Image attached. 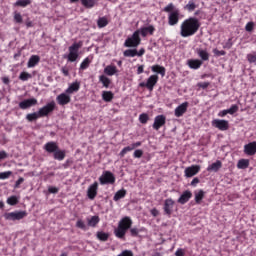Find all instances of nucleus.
I'll return each instance as SVG.
<instances>
[{"label":"nucleus","mask_w":256,"mask_h":256,"mask_svg":"<svg viewBox=\"0 0 256 256\" xmlns=\"http://www.w3.org/2000/svg\"><path fill=\"white\" fill-rule=\"evenodd\" d=\"M56 101L58 105H68V103H71V95L65 91V93H61L56 97Z\"/></svg>","instance_id":"obj_9"},{"label":"nucleus","mask_w":256,"mask_h":256,"mask_svg":"<svg viewBox=\"0 0 256 256\" xmlns=\"http://www.w3.org/2000/svg\"><path fill=\"white\" fill-rule=\"evenodd\" d=\"M143 71H144V66L143 65L138 66L137 74L141 75V73H143Z\"/></svg>","instance_id":"obj_64"},{"label":"nucleus","mask_w":256,"mask_h":256,"mask_svg":"<svg viewBox=\"0 0 256 256\" xmlns=\"http://www.w3.org/2000/svg\"><path fill=\"white\" fill-rule=\"evenodd\" d=\"M213 53H214V55H216V57H221V56H223V55H226L225 51H223V50H218L217 48H215V49L213 50Z\"/></svg>","instance_id":"obj_55"},{"label":"nucleus","mask_w":256,"mask_h":256,"mask_svg":"<svg viewBox=\"0 0 256 256\" xmlns=\"http://www.w3.org/2000/svg\"><path fill=\"white\" fill-rule=\"evenodd\" d=\"M199 27L201 24L197 18H188L180 26V35L181 37H192L199 31Z\"/></svg>","instance_id":"obj_1"},{"label":"nucleus","mask_w":256,"mask_h":256,"mask_svg":"<svg viewBox=\"0 0 256 256\" xmlns=\"http://www.w3.org/2000/svg\"><path fill=\"white\" fill-rule=\"evenodd\" d=\"M196 203H201L203 197H205V192L203 190H198L194 193Z\"/></svg>","instance_id":"obj_35"},{"label":"nucleus","mask_w":256,"mask_h":256,"mask_svg":"<svg viewBox=\"0 0 256 256\" xmlns=\"http://www.w3.org/2000/svg\"><path fill=\"white\" fill-rule=\"evenodd\" d=\"M157 81H159V76L157 75H151L146 82V87L149 89V91H153V87L157 85Z\"/></svg>","instance_id":"obj_17"},{"label":"nucleus","mask_w":256,"mask_h":256,"mask_svg":"<svg viewBox=\"0 0 256 256\" xmlns=\"http://www.w3.org/2000/svg\"><path fill=\"white\" fill-rule=\"evenodd\" d=\"M187 65L190 69H199L203 65V62L201 60H188Z\"/></svg>","instance_id":"obj_25"},{"label":"nucleus","mask_w":256,"mask_h":256,"mask_svg":"<svg viewBox=\"0 0 256 256\" xmlns=\"http://www.w3.org/2000/svg\"><path fill=\"white\" fill-rule=\"evenodd\" d=\"M175 256H185V250L182 248H178L175 252Z\"/></svg>","instance_id":"obj_56"},{"label":"nucleus","mask_w":256,"mask_h":256,"mask_svg":"<svg viewBox=\"0 0 256 256\" xmlns=\"http://www.w3.org/2000/svg\"><path fill=\"white\" fill-rule=\"evenodd\" d=\"M191 197H193V194L191 193V191L186 190L185 192L182 193V195L178 199V203H180L181 205H185V203H187V201H189Z\"/></svg>","instance_id":"obj_21"},{"label":"nucleus","mask_w":256,"mask_h":256,"mask_svg":"<svg viewBox=\"0 0 256 256\" xmlns=\"http://www.w3.org/2000/svg\"><path fill=\"white\" fill-rule=\"evenodd\" d=\"M153 73H159L162 77H165V67L154 65L152 66Z\"/></svg>","instance_id":"obj_31"},{"label":"nucleus","mask_w":256,"mask_h":256,"mask_svg":"<svg viewBox=\"0 0 256 256\" xmlns=\"http://www.w3.org/2000/svg\"><path fill=\"white\" fill-rule=\"evenodd\" d=\"M229 115H233L239 111V106L232 105L229 109H227Z\"/></svg>","instance_id":"obj_52"},{"label":"nucleus","mask_w":256,"mask_h":256,"mask_svg":"<svg viewBox=\"0 0 256 256\" xmlns=\"http://www.w3.org/2000/svg\"><path fill=\"white\" fill-rule=\"evenodd\" d=\"M253 27H254L253 22H248V23L246 24L245 29H246V31L251 32V31H253Z\"/></svg>","instance_id":"obj_59"},{"label":"nucleus","mask_w":256,"mask_h":256,"mask_svg":"<svg viewBox=\"0 0 256 256\" xmlns=\"http://www.w3.org/2000/svg\"><path fill=\"white\" fill-rule=\"evenodd\" d=\"M131 229V225H118L114 229V235L117 239H121V241H125V235H127V231Z\"/></svg>","instance_id":"obj_4"},{"label":"nucleus","mask_w":256,"mask_h":256,"mask_svg":"<svg viewBox=\"0 0 256 256\" xmlns=\"http://www.w3.org/2000/svg\"><path fill=\"white\" fill-rule=\"evenodd\" d=\"M99 81L101 84H103V86L108 89L109 85H111V80L109 78H107V76L105 75H101L99 77Z\"/></svg>","instance_id":"obj_33"},{"label":"nucleus","mask_w":256,"mask_h":256,"mask_svg":"<svg viewBox=\"0 0 256 256\" xmlns=\"http://www.w3.org/2000/svg\"><path fill=\"white\" fill-rule=\"evenodd\" d=\"M213 127H216V129H219L220 131H227L229 129V121L227 120H219L215 119L212 121Z\"/></svg>","instance_id":"obj_8"},{"label":"nucleus","mask_w":256,"mask_h":256,"mask_svg":"<svg viewBox=\"0 0 256 256\" xmlns=\"http://www.w3.org/2000/svg\"><path fill=\"white\" fill-rule=\"evenodd\" d=\"M53 111H55V101L49 102L44 107L40 108L38 113H40V117H47V115L53 113Z\"/></svg>","instance_id":"obj_6"},{"label":"nucleus","mask_w":256,"mask_h":256,"mask_svg":"<svg viewBox=\"0 0 256 256\" xmlns=\"http://www.w3.org/2000/svg\"><path fill=\"white\" fill-rule=\"evenodd\" d=\"M199 171H201V166L199 165H192L190 167H187L184 170L185 173V177H195V175H197V173H199Z\"/></svg>","instance_id":"obj_11"},{"label":"nucleus","mask_w":256,"mask_h":256,"mask_svg":"<svg viewBox=\"0 0 256 256\" xmlns=\"http://www.w3.org/2000/svg\"><path fill=\"white\" fill-rule=\"evenodd\" d=\"M133 150H134L133 144H131L130 146L123 148L119 155H120V157H125V155H127V153H129L130 151H133Z\"/></svg>","instance_id":"obj_44"},{"label":"nucleus","mask_w":256,"mask_h":256,"mask_svg":"<svg viewBox=\"0 0 256 256\" xmlns=\"http://www.w3.org/2000/svg\"><path fill=\"white\" fill-rule=\"evenodd\" d=\"M27 213L25 211H16V212H11L6 215V219H9L10 221H19L25 217Z\"/></svg>","instance_id":"obj_12"},{"label":"nucleus","mask_w":256,"mask_h":256,"mask_svg":"<svg viewBox=\"0 0 256 256\" xmlns=\"http://www.w3.org/2000/svg\"><path fill=\"white\" fill-rule=\"evenodd\" d=\"M139 121H140V123L145 125V123H147L149 121V115H147L146 113L140 114Z\"/></svg>","instance_id":"obj_48"},{"label":"nucleus","mask_w":256,"mask_h":256,"mask_svg":"<svg viewBox=\"0 0 256 256\" xmlns=\"http://www.w3.org/2000/svg\"><path fill=\"white\" fill-rule=\"evenodd\" d=\"M244 153L253 156L256 153V142H250L244 146Z\"/></svg>","instance_id":"obj_15"},{"label":"nucleus","mask_w":256,"mask_h":256,"mask_svg":"<svg viewBox=\"0 0 256 256\" xmlns=\"http://www.w3.org/2000/svg\"><path fill=\"white\" fill-rule=\"evenodd\" d=\"M48 191L50 193H59V188L51 186L48 188Z\"/></svg>","instance_id":"obj_61"},{"label":"nucleus","mask_w":256,"mask_h":256,"mask_svg":"<svg viewBox=\"0 0 256 256\" xmlns=\"http://www.w3.org/2000/svg\"><path fill=\"white\" fill-rule=\"evenodd\" d=\"M124 57H137V49H128L124 51Z\"/></svg>","instance_id":"obj_42"},{"label":"nucleus","mask_w":256,"mask_h":256,"mask_svg":"<svg viewBox=\"0 0 256 256\" xmlns=\"http://www.w3.org/2000/svg\"><path fill=\"white\" fill-rule=\"evenodd\" d=\"M27 121H37V119H41V114L38 112L30 113L26 115Z\"/></svg>","instance_id":"obj_30"},{"label":"nucleus","mask_w":256,"mask_h":256,"mask_svg":"<svg viewBox=\"0 0 256 256\" xmlns=\"http://www.w3.org/2000/svg\"><path fill=\"white\" fill-rule=\"evenodd\" d=\"M35 105H37V99L35 98L26 99L19 103L20 109H29V107H33Z\"/></svg>","instance_id":"obj_13"},{"label":"nucleus","mask_w":256,"mask_h":256,"mask_svg":"<svg viewBox=\"0 0 256 256\" xmlns=\"http://www.w3.org/2000/svg\"><path fill=\"white\" fill-rule=\"evenodd\" d=\"M13 175V172L6 171L0 173V179H9Z\"/></svg>","instance_id":"obj_51"},{"label":"nucleus","mask_w":256,"mask_h":256,"mask_svg":"<svg viewBox=\"0 0 256 256\" xmlns=\"http://www.w3.org/2000/svg\"><path fill=\"white\" fill-rule=\"evenodd\" d=\"M181 12L179 10H174L173 12L169 13L168 15V25L171 27L177 25L179 23V17Z\"/></svg>","instance_id":"obj_7"},{"label":"nucleus","mask_w":256,"mask_h":256,"mask_svg":"<svg viewBox=\"0 0 256 256\" xmlns=\"http://www.w3.org/2000/svg\"><path fill=\"white\" fill-rule=\"evenodd\" d=\"M238 169H247L249 167V160H239L237 164Z\"/></svg>","instance_id":"obj_39"},{"label":"nucleus","mask_w":256,"mask_h":256,"mask_svg":"<svg viewBox=\"0 0 256 256\" xmlns=\"http://www.w3.org/2000/svg\"><path fill=\"white\" fill-rule=\"evenodd\" d=\"M139 35V31L136 30L130 38L125 40V47H139L141 45V37Z\"/></svg>","instance_id":"obj_3"},{"label":"nucleus","mask_w":256,"mask_h":256,"mask_svg":"<svg viewBox=\"0 0 256 256\" xmlns=\"http://www.w3.org/2000/svg\"><path fill=\"white\" fill-rule=\"evenodd\" d=\"M97 223H99V216L88 218V225H97Z\"/></svg>","instance_id":"obj_49"},{"label":"nucleus","mask_w":256,"mask_h":256,"mask_svg":"<svg viewBox=\"0 0 256 256\" xmlns=\"http://www.w3.org/2000/svg\"><path fill=\"white\" fill-rule=\"evenodd\" d=\"M175 5L173 3L168 4L166 7H164L163 11L165 13H173V11H176Z\"/></svg>","instance_id":"obj_46"},{"label":"nucleus","mask_w":256,"mask_h":256,"mask_svg":"<svg viewBox=\"0 0 256 256\" xmlns=\"http://www.w3.org/2000/svg\"><path fill=\"white\" fill-rule=\"evenodd\" d=\"M125 195H127V190L122 189V190L117 191L114 195V201H119V199H123V197H125Z\"/></svg>","instance_id":"obj_34"},{"label":"nucleus","mask_w":256,"mask_h":256,"mask_svg":"<svg viewBox=\"0 0 256 256\" xmlns=\"http://www.w3.org/2000/svg\"><path fill=\"white\" fill-rule=\"evenodd\" d=\"M23 181H25V179L23 177H20L16 183H15V189H19V185H21V183H23Z\"/></svg>","instance_id":"obj_60"},{"label":"nucleus","mask_w":256,"mask_h":256,"mask_svg":"<svg viewBox=\"0 0 256 256\" xmlns=\"http://www.w3.org/2000/svg\"><path fill=\"white\" fill-rule=\"evenodd\" d=\"M196 7H198V5L195 4V1L190 0V1L188 2V4L185 5L184 9H185L186 11L191 12V11H195V8H196Z\"/></svg>","instance_id":"obj_37"},{"label":"nucleus","mask_w":256,"mask_h":256,"mask_svg":"<svg viewBox=\"0 0 256 256\" xmlns=\"http://www.w3.org/2000/svg\"><path fill=\"white\" fill-rule=\"evenodd\" d=\"M139 231H141V230H139L137 228L130 229V233H131L132 237H137V235H139Z\"/></svg>","instance_id":"obj_57"},{"label":"nucleus","mask_w":256,"mask_h":256,"mask_svg":"<svg viewBox=\"0 0 256 256\" xmlns=\"http://www.w3.org/2000/svg\"><path fill=\"white\" fill-rule=\"evenodd\" d=\"M166 121L167 118L164 115L156 116L153 123V129H155V131H159V129L165 125Z\"/></svg>","instance_id":"obj_10"},{"label":"nucleus","mask_w":256,"mask_h":256,"mask_svg":"<svg viewBox=\"0 0 256 256\" xmlns=\"http://www.w3.org/2000/svg\"><path fill=\"white\" fill-rule=\"evenodd\" d=\"M109 237H110V234L107 233V232H103V231H98L96 233V238L98 239V241H102V242H106V241H109Z\"/></svg>","instance_id":"obj_24"},{"label":"nucleus","mask_w":256,"mask_h":256,"mask_svg":"<svg viewBox=\"0 0 256 256\" xmlns=\"http://www.w3.org/2000/svg\"><path fill=\"white\" fill-rule=\"evenodd\" d=\"M54 159L57 161H63L65 159V150H60L59 148L53 154Z\"/></svg>","instance_id":"obj_28"},{"label":"nucleus","mask_w":256,"mask_h":256,"mask_svg":"<svg viewBox=\"0 0 256 256\" xmlns=\"http://www.w3.org/2000/svg\"><path fill=\"white\" fill-rule=\"evenodd\" d=\"M231 47H233V42H231V39H229L224 45V49H231Z\"/></svg>","instance_id":"obj_62"},{"label":"nucleus","mask_w":256,"mask_h":256,"mask_svg":"<svg viewBox=\"0 0 256 256\" xmlns=\"http://www.w3.org/2000/svg\"><path fill=\"white\" fill-rule=\"evenodd\" d=\"M8 205H17L19 203V198L17 196H11L7 199Z\"/></svg>","instance_id":"obj_45"},{"label":"nucleus","mask_w":256,"mask_h":256,"mask_svg":"<svg viewBox=\"0 0 256 256\" xmlns=\"http://www.w3.org/2000/svg\"><path fill=\"white\" fill-rule=\"evenodd\" d=\"M223 167V164L221 161L217 160L216 162L212 163L211 165L208 166L207 171L210 173H217Z\"/></svg>","instance_id":"obj_22"},{"label":"nucleus","mask_w":256,"mask_h":256,"mask_svg":"<svg viewBox=\"0 0 256 256\" xmlns=\"http://www.w3.org/2000/svg\"><path fill=\"white\" fill-rule=\"evenodd\" d=\"M228 114H229L228 110H223V111L219 112L218 116L225 117V115H228Z\"/></svg>","instance_id":"obj_63"},{"label":"nucleus","mask_w":256,"mask_h":256,"mask_svg":"<svg viewBox=\"0 0 256 256\" xmlns=\"http://www.w3.org/2000/svg\"><path fill=\"white\" fill-rule=\"evenodd\" d=\"M44 149L47 153L54 154L59 149V146L55 142H48L44 145Z\"/></svg>","instance_id":"obj_23"},{"label":"nucleus","mask_w":256,"mask_h":256,"mask_svg":"<svg viewBox=\"0 0 256 256\" xmlns=\"http://www.w3.org/2000/svg\"><path fill=\"white\" fill-rule=\"evenodd\" d=\"M32 75L29 74V72H21L19 75L20 81H29V79H32Z\"/></svg>","instance_id":"obj_41"},{"label":"nucleus","mask_w":256,"mask_h":256,"mask_svg":"<svg viewBox=\"0 0 256 256\" xmlns=\"http://www.w3.org/2000/svg\"><path fill=\"white\" fill-rule=\"evenodd\" d=\"M246 59L249 63H256V52L247 54Z\"/></svg>","instance_id":"obj_47"},{"label":"nucleus","mask_w":256,"mask_h":256,"mask_svg":"<svg viewBox=\"0 0 256 256\" xmlns=\"http://www.w3.org/2000/svg\"><path fill=\"white\" fill-rule=\"evenodd\" d=\"M113 97H114V95H113V92H111V91H103L102 92V99H103V101H106V103L113 101Z\"/></svg>","instance_id":"obj_29"},{"label":"nucleus","mask_w":256,"mask_h":256,"mask_svg":"<svg viewBox=\"0 0 256 256\" xmlns=\"http://www.w3.org/2000/svg\"><path fill=\"white\" fill-rule=\"evenodd\" d=\"M39 61H40L39 56L33 55L28 60L27 67H29V68L35 67V65H37L39 63Z\"/></svg>","instance_id":"obj_26"},{"label":"nucleus","mask_w":256,"mask_h":256,"mask_svg":"<svg viewBox=\"0 0 256 256\" xmlns=\"http://www.w3.org/2000/svg\"><path fill=\"white\" fill-rule=\"evenodd\" d=\"M97 187H99L97 182H94L92 185H90L87 192L89 199H95V197H97Z\"/></svg>","instance_id":"obj_19"},{"label":"nucleus","mask_w":256,"mask_h":256,"mask_svg":"<svg viewBox=\"0 0 256 256\" xmlns=\"http://www.w3.org/2000/svg\"><path fill=\"white\" fill-rule=\"evenodd\" d=\"M81 3L83 7H86V9H92V7H95V0H81Z\"/></svg>","instance_id":"obj_36"},{"label":"nucleus","mask_w":256,"mask_h":256,"mask_svg":"<svg viewBox=\"0 0 256 256\" xmlns=\"http://www.w3.org/2000/svg\"><path fill=\"white\" fill-rule=\"evenodd\" d=\"M175 205V202L172 199H167L164 204V211L166 215H171L173 213V207Z\"/></svg>","instance_id":"obj_20"},{"label":"nucleus","mask_w":256,"mask_h":256,"mask_svg":"<svg viewBox=\"0 0 256 256\" xmlns=\"http://www.w3.org/2000/svg\"><path fill=\"white\" fill-rule=\"evenodd\" d=\"M187 107H189V103L188 102H184L181 105H179L176 109H175V117H183V115H185V113H187Z\"/></svg>","instance_id":"obj_14"},{"label":"nucleus","mask_w":256,"mask_h":256,"mask_svg":"<svg viewBox=\"0 0 256 256\" xmlns=\"http://www.w3.org/2000/svg\"><path fill=\"white\" fill-rule=\"evenodd\" d=\"M137 31H139V34L142 35V37H147V35H153V33H155V27H153V25H150Z\"/></svg>","instance_id":"obj_18"},{"label":"nucleus","mask_w":256,"mask_h":256,"mask_svg":"<svg viewBox=\"0 0 256 256\" xmlns=\"http://www.w3.org/2000/svg\"><path fill=\"white\" fill-rule=\"evenodd\" d=\"M15 5L17 7H27V5H31V0H18Z\"/></svg>","instance_id":"obj_43"},{"label":"nucleus","mask_w":256,"mask_h":256,"mask_svg":"<svg viewBox=\"0 0 256 256\" xmlns=\"http://www.w3.org/2000/svg\"><path fill=\"white\" fill-rule=\"evenodd\" d=\"M83 47V42H75L68 48L67 59L70 63H75L77 59H79V49Z\"/></svg>","instance_id":"obj_2"},{"label":"nucleus","mask_w":256,"mask_h":256,"mask_svg":"<svg viewBox=\"0 0 256 256\" xmlns=\"http://www.w3.org/2000/svg\"><path fill=\"white\" fill-rule=\"evenodd\" d=\"M118 225H133V221L131 220V217L125 216L119 221Z\"/></svg>","instance_id":"obj_40"},{"label":"nucleus","mask_w":256,"mask_h":256,"mask_svg":"<svg viewBox=\"0 0 256 256\" xmlns=\"http://www.w3.org/2000/svg\"><path fill=\"white\" fill-rule=\"evenodd\" d=\"M134 157H135V159H141V157H143V150H140V149L135 150Z\"/></svg>","instance_id":"obj_54"},{"label":"nucleus","mask_w":256,"mask_h":256,"mask_svg":"<svg viewBox=\"0 0 256 256\" xmlns=\"http://www.w3.org/2000/svg\"><path fill=\"white\" fill-rule=\"evenodd\" d=\"M104 73L106 75H109L110 77H113V75H115V73H117V67H115L113 65H108L105 67Z\"/></svg>","instance_id":"obj_27"},{"label":"nucleus","mask_w":256,"mask_h":256,"mask_svg":"<svg viewBox=\"0 0 256 256\" xmlns=\"http://www.w3.org/2000/svg\"><path fill=\"white\" fill-rule=\"evenodd\" d=\"M9 157V154L5 152V150L0 151V161H3V159H7Z\"/></svg>","instance_id":"obj_58"},{"label":"nucleus","mask_w":256,"mask_h":256,"mask_svg":"<svg viewBox=\"0 0 256 256\" xmlns=\"http://www.w3.org/2000/svg\"><path fill=\"white\" fill-rule=\"evenodd\" d=\"M14 21L15 23H19V24L23 23V16H21V13L19 12L14 13Z\"/></svg>","instance_id":"obj_50"},{"label":"nucleus","mask_w":256,"mask_h":256,"mask_svg":"<svg viewBox=\"0 0 256 256\" xmlns=\"http://www.w3.org/2000/svg\"><path fill=\"white\" fill-rule=\"evenodd\" d=\"M99 181L101 185L113 184L115 183V176L113 175V173L109 171H105L100 176Z\"/></svg>","instance_id":"obj_5"},{"label":"nucleus","mask_w":256,"mask_h":256,"mask_svg":"<svg viewBox=\"0 0 256 256\" xmlns=\"http://www.w3.org/2000/svg\"><path fill=\"white\" fill-rule=\"evenodd\" d=\"M97 25L100 29H103V27H107V25H109V21L107 20V18L102 17L98 19Z\"/></svg>","instance_id":"obj_38"},{"label":"nucleus","mask_w":256,"mask_h":256,"mask_svg":"<svg viewBox=\"0 0 256 256\" xmlns=\"http://www.w3.org/2000/svg\"><path fill=\"white\" fill-rule=\"evenodd\" d=\"M90 63H91V60H89V58H85L80 65V69H87Z\"/></svg>","instance_id":"obj_53"},{"label":"nucleus","mask_w":256,"mask_h":256,"mask_svg":"<svg viewBox=\"0 0 256 256\" xmlns=\"http://www.w3.org/2000/svg\"><path fill=\"white\" fill-rule=\"evenodd\" d=\"M197 54L202 59V61H209V53L206 50L198 49Z\"/></svg>","instance_id":"obj_32"},{"label":"nucleus","mask_w":256,"mask_h":256,"mask_svg":"<svg viewBox=\"0 0 256 256\" xmlns=\"http://www.w3.org/2000/svg\"><path fill=\"white\" fill-rule=\"evenodd\" d=\"M79 89H81V82L75 81L69 85V87L66 89V93L68 95H73V93H77Z\"/></svg>","instance_id":"obj_16"}]
</instances>
